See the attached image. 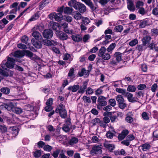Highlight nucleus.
<instances>
[{"instance_id": "obj_1", "label": "nucleus", "mask_w": 158, "mask_h": 158, "mask_svg": "<svg viewBox=\"0 0 158 158\" xmlns=\"http://www.w3.org/2000/svg\"><path fill=\"white\" fill-rule=\"evenodd\" d=\"M68 5L73 7L76 10H78L81 13H84L86 11V7L84 4L75 0L70 1L68 3Z\"/></svg>"}, {"instance_id": "obj_2", "label": "nucleus", "mask_w": 158, "mask_h": 158, "mask_svg": "<svg viewBox=\"0 0 158 158\" xmlns=\"http://www.w3.org/2000/svg\"><path fill=\"white\" fill-rule=\"evenodd\" d=\"M1 68H0V75L5 77L12 76L14 73L12 71L6 68L4 64H1Z\"/></svg>"}, {"instance_id": "obj_3", "label": "nucleus", "mask_w": 158, "mask_h": 158, "mask_svg": "<svg viewBox=\"0 0 158 158\" xmlns=\"http://www.w3.org/2000/svg\"><path fill=\"white\" fill-rule=\"evenodd\" d=\"M106 52V48L105 47H101L98 51V56L104 60H108L110 58V56Z\"/></svg>"}, {"instance_id": "obj_4", "label": "nucleus", "mask_w": 158, "mask_h": 158, "mask_svg": "<svg viewBox=\"0 0 158 158\" xmlns=\"http://www.w3.org/2000/svg\"><path fill=\"white\" fill-rule=\"evenodd\" d=\"M106 100V98L102 96H99L97 100V108L98 109H101L102 106H104L106 105L107 103Z\"/></svg>"}, {"instance_id": "obj_5", "label": "nucleus", "mask_w": 158, "mask_h": 158, "mask_svg": "<svg viewBox=\"0 0 158 158\" xmlns=\"http://www.w3.org/2000/svg\"><path fill=\"white\" fill-rule=\"evenodd\" d=\"M56 112V113H59L60 116L62 118H65L67 115V112L64 108L63 104H60L57 107Z\"/></svg>"}, {"instance_id": "obj_6", "label": "nucleus", "mask_w": 158, "mask_h": 158, "mask_svg": "<svg viewBox=\"0 0 158 158\" xmlns=\"http://www.w3.org/2000/svg\"><path fill=\"white\" fill-rule=\"evenodd\" d=\"M49 18L51 20H53L54 19L57 21H60L63 18L62 15L60 13L56 14L55 13H52L48 15Z\"/></svg>"}, {"instance_id": "obj_7", "label": "nucleus", "mask_w": 158, "mask_h": 158, "mask_svg": "<svg viewBox=\"0 0 158 158\" xmlns=\"http://www.w3.org/2000/svg\"><path fill=\"white\" fill-rule=\"evenodd\" d=\"M15 61V60L13 58L9 57L7 61L4 64L5 65V67L6 66L7 68L12 69L14 68Z\"/></svg>"}, {"instance_id": "obj_8", "label": "nucleus", "mask_w": 158, "mask_h": 158, "mask_svg": "<svg viewBox=\"0 0 158 158\" xmlns=\"http://www.w3.org/2000/svg\"><path fill=\"white\" fill-rule=\"evenodd\" d=\"M124 97H126L128 100L130 102L134 103L137 102L138 100L137 98L134 97L132 94L128 92H127Z\"/></svg>"}, {"instance_id": "obj_9", "label": "nucleus", "mask_w": 158, "mask_h": 158, "mask_svg": "<svg viewBox=\"0 0 158 158\" xmlns=\"http://www.w3.org/2000/svg\"><path fill=\"white\" fill-rule=\"evenodd\" d=\"M44 38L50 39L52 37L53 35L52 31L49 29H47L44 31L43 33Z\"/></svg>"}, {"instance_id": "obj_10", "label": "nucleus", "mask_w": 158, "mask_h": 158, "mask_svg": "<svg viewBox=\"0 0 158 158\" xmlns=\"http://www.w3.org/2000/svg\"><path fill=\"white\" fill-rule=\"evenodd\" d=\"M42 43L44 45L48 46L52 45H56L58 44V43L54 40H48L45 39L43 40L42 41Z\"/></svg>"}, {"instance_id": "obj_11", "label": "nucleus", "mask_w": 158, "mask_h": 158, "mask_svg": "<svg viewBox=\"0 0 158 158\" xmlns=\"http://www.w3.org/2000/svg\"><path fill=\"white\" fill-rule=\"evenodd\" d=\"M56 34L57 36L61 40H65L68 38L67 35L62 31H57Z\"/></svg>"}, {"instance_id": "obj_12", "label": "nucleus", "mask_w": 158, "mask_h": 158, "mask_svg": "<svg viewBox=\"0 0 158 158\" xmlns=\"http://www.w3.org/2000/svg\"><path fill=\"white\" fill-rule=\"evenodd\" d=\"M0 107L2 109H5L8 111H13V108L14 107V105L11 103H9L6 104L2 105Z\"/></svg>"}, {"instance_id": "obj_13", "label": "nucleus", "mask_w": 158, "mask_h": 158, "mask_svg": "<svg viewBox=\"0 0 158 158\" xmlns=\"http://www.w3.org/2000/svg\"><path fill=\"white\" fill-rule=\"evenodd\" d=\"M103 145L104 147L110 151L113 150L115 148V146L114 144H110L107 141H105Z\"/></svg>"}, {"instance_id": "obj_14", "label": "nucleus", "mask_w": 158, "mask_h": 158, "mask_svg": "<svg viewBox=\"0 0 158 158\" xmlns=\"http://www.w3.org/2000/svg\"><path fill=\"white\" fill-rule=\"evenodd\" d=\"M101 145H96L94 146L92 150V152L95 154L101 153L102 152Z\"/></svg>"}, {"instance_id": "obj_15", "label": "nucleus", "mask_w": 158, "mask_h": 158, "mask_svg": "<svg viewBox=\"0 0 158 158\" xmlns=\"http://www.w3.org/2000/svg\"><path fill=\"white\" fill-rule=\"evenodd\" d=\"M104 115L110 116L109 117L111 122H114L117 119V117L116 115H114L112 114L111 112H106L104 113Z\"/></svg>"}, {"instance_id": "obj_16", "label": "nucleus", "mask_w": 158, "mask_h": 158, "mask_svg": "<svg viewBox=\"0 0 158 158\" xmlns=\"http://www.w3.org/2000/svg\"><path fill=\"white\" fill-rule=\"evenodd\" d=\"M127 5V8L130 11H133L135 10V8L132 1L130 0L128 1Z\"/></svg>"}, {"instance_id": "obj_17", "label": "nucleus", "mask_w": 158, "mask_h": 158, "mask_svg": "<svg viewBox=\"0 0 158 158\" xmlns=\"http://www.w3.org/2000/svg\"><path fill=\"white\" fill-rule=\"evenodd\" d=\"M129 131L127 130H123L121 133L118 136V139L120 140H122L128 134Z\"/></svg>"}, {"instance_id": "obj_18", "label": "nucleus", "mask_w": 158, "mask_h": 158, "mask_svg": "<svg viewBox=\"0 0 158 158\" xmlns=\"http://www.w3.org/2000/svg\"><path fill=\"white\" fill-rule=\"evenodd\" d=\"M88 81H85L83 83V85L80 87V89L78 91V93L80 94H83L85 91V90L87 88Z\"/></svg>"}, {"instance_id": "obj_19", "label": "nucleus", "mask_w": 158, "mask_h": 158, "mask_svg": "<svg viewBox=\"0 0 158 158\" xmlns=\"http://www.w3.org/2000/svg\"><path fill=\"white\" fill-rule=\"evenodd\" d=\"M149 25V24H148L147 20L145 19H144L140 21L139 27L140 28H143L146 26H148Z\"/></svg>"}, {"instance_id": "obj_20", "label": "nucleus", "mask_w": 158, "mask_h": 158, "mask_svg": "<svg viewBox=\"0 0 158 158\" xmlns=\"http://www.w3.org/2000/svg\"><path fill=\"white\" fill-rule=\"evenodd\" d=\"M80 88V86L78 85L70 86L68 88V89L71 90L72 92H76Z\"/></svg>"}, {"instance_id": "obj_21", "label": "nucleus", "mask_w": 158, "mask_h": 158, "mask_svg": "<svg viewBox=\"0 0 158 158\" xmlns=\"http://www.w3.org/2000/svg\"><path fill=\"white\" fill-rule=\"evenodd\" d=\"M73 17L76 20H79L81 19H82L83 17L82 16L81 13L78 11H76L73 14Z\"/></svg>"}, {"instance_id": "obj_22", "label": "nucleus", "mask_w": 158, "mask_h": 158, "mask_svg": "<svg viewBox=\"0 0 158 158\" xmlns=\"http://www.w3.org/2000/svg\"><path fill=\"white\" fill-rule=\"evenodd\" d=\"M24 55L23 51H17L15 52L14 56L15 57L21 58Z\"/></svg>"}, {"instance_id": "obj_23", "label": "nucleus", "mask_w": 158, "mask_h": 158, "mask_svg": "<svg viewBox=\"0 0 158 158\" xmlns=\"http://www.w3.org/2000/svg\"><path fill=\"white\" fill-rule=\"evenodd\" d=\"M140 147L142 149L143 151H146L150 149L151 145L149 143H145L140 146L139 148Z\"/></svg>"}, {"instance_id": "obj_24", "label": "nucleus", "mask_w": 158, "mask_h": 158, "mask_svg": "<svg viewBox=\"0 0 158 158\" xmlns=\"http://www.w3.org/2000/svg\"><path fill=\"white\" fill-rule=\"evenodd\" d=\"M114 58L119 62L122 60V54L119 52H116L114 55Z\"/></svg>"}, {"instance_id": "obj_25", "label": "nucleus", "mask_w": 158, "mask_h": 158, "mask_svg": "<svg viewBox=\"0 0 158 158\" xmlns=\"http://www.w3.org/2000/svg\"><path fill=\"white\" fill-rule=\"evenodd\" d=\"M151 39V37L150 36H146L142 39V41L144 45H146L150 41Z\"/></svg>"}, {"instance_id": "obj_26", "label": "nucleus", "mask_w": 158, "mask_h": 158, "mask_svg": "<svg viewBox=\"0 0 158 158\" xmlns=\"http://www.w3.org/2000/svg\"><path fill=\"white\" fill-rule=\"evenodd\" d=\"M89 70H86L84 68H83L82 69L81 71L78 73V74L79 76L82 77L84 75H89Z\"/></svg>"}, {"instance_id": "obj_27", "label": "nucleus", "mask_w": 158, "mask_h": 158, "mask_svg": "<svg viewBox=\"0 0 158 158\" xmlns=\"http://www.w3.org/2000/svg\"><path fill=\"white\" fill-rule=\"evenodd\" d=\"M40 17L39 13L38 12H36L35 14L32 15L31 18L29 19L28 21V23L29 22H31L36 20Z\"/></svg>"}, {"instance_id": "obj_28", "label": "nucleus", "mask_w": 158, "mask_h": 158, "mask_svg": "<svg viewBox=\"0 0 158 158\" xmlns=\"http://www.w3.org/2000/svg\"><path fill=\"white\" fill-rule=\"evenodd\" d=\"M32 35L36 40H39L42 38L40 34L37 31H34L32 33Z\"/></svg>"}, {"instance_id": "obj_29", "label": "nucleus", "mask_w": 158, "mask_h": 158, "mask_svg": "<svg viewBox=\"0 0 158 158\" xmlns=\"http://www.w3.org/2000/svg\"><path fill=\"white\" fill-rule=\"evenodd\" d=\"M72 38L74 41L77 42H78L82 40V38L79 35H73Z\"/></svg>"}, {"instance_id": "obj_30", "label": "nucleus", "mask_w": 158, "mask_h": 158, "mask_svg": "<svg viewBox=\"0 0 158 158\" xmlns=\"http://www.w3.org/2000/svg\"><path fill=\"white\" fill-rule=\"evenodd\" d=\"M34 39H32L31 40V41L33 42V44L37 48H40L42 47V45L41 44L40 42V41H34Z\"/></svg>"}, {"instance_id": "obj_31", "label": "nucleus", "mask_w": 158, "mask_h": 158, "mask_svg": "<svg viewBox=\"0 0 158 158\" xmlns=\"http://www.w3.org/2000/svg\"><path fill=\"white\" fill-rule=\"evenodd\" d=\"M145 46L146 45L143 43L142 44L137 45L136 48L139 52H141L146 49Z\"/></svg>"}, {"instance_id": "obj_32", "label": "nucleus", "mask_w": 158, "mask_h": 158, "mask_svg": "<svg viewBox=\"0 0 158 158\" xmlns=\"http://www.w3.org/2000/svg\"><path fill=\"white\" fill-rule=\"evenodd\" d=\"M0 91L5 94H8L10 92V89L7 87H2L0 89Z\"/></svg>"}, {"instance_id": "obj_33", "label": "nucleus", "mask_w": 158, "mask_h": 158, "mask_svg": "<svg viewBox=\"0 0 158 158\" xmlns=\"http://www.w3.org/2000/svg\"><path fill=\"white\" fill-rule=\"evenodd\" d=\"M78 139L75 137H72L69 141V143L71 145H73L77 143L78 142Z\"/></svg>"}, {"instance_id": "obj_34", "label": "nucleus", "mask_w": 158, "mask_h": 158, "mask_svg": "<svg viewBox=\"0 0 158 158\" xmlns=\"http://www.w3.org/2000/svg\"><path fill=\"white\" fill-rule=\"evenodd\" d=\"M136 88L134 85H130L127 87V90L128 92H134L135 91Z\"/></svg>"}, {"instance_id": "obj_35", "label": "nucleus", "mask_w": 158, "mask_h": 158, "mask_svg": "<svg viewBox=\"0 0 158 158\" xmlns=\"http://www.w3.org/2000/svg\"><path fill=\"white\" fill-rule=\"evenodd\" d=\"M87 1L88 6L90 7L91 9L93 10H95L96 8L94 6L91 1V0H87Z\"/></svg>"}, {"instance_id": "obj_36", "label": "nucleus", "mask_w": 158, "mask_h": 158, "mask_svg": "<svg viewBox=\"0 0 158 158\" xmlns=\"http://www.w3.org/2000/svg\"><path fill=\"white\" fill-rule=\"evenodd\" d=\"M115 90L117 92L121 94L124 96H125L127 92L125 89L122 88H117Z\"/></svg>"}, {"instance_id": "obj_37", "label": "nucleus", "mask_w": 158, "mask_h": 158, "mask_svg": "<svg viewBox=\"0 0 158 158\" xmlns=\"http://www.w3.org/2000/svg\"><path fill=\"white\" fill-rule=\"evenodd\" d=\"M116 100L118 103L125 102V100L123 96L121 95H118L116 96Z\"/></svg>"}, {"instance_id": "obj_38", "label": "nucleus", "mask_w": 158, "mask_h": 158, "mask_svg": "<svg viewBox=\"0 0 158 158\" xmlns=\"http://www.w3.org/2000/svg\"><path fill=\"white\" fill-rule=\"evenodd\" d=\"M60 26L62 27L64 29V31L65 32L67 33H70L68 29H66L68 27V24L67 23H61L60 24Z\"/></svg>"}, {"instance_id": "obj_39", "label": "nucleus", "mask_w": 158, "mask_h": 158, "mask_svg": "<svg viewBox=\"0 0 158 158\" xmlns=\"http://www.w3.org/2000/svg\"><path fill=\"white\" fill-rule=\"evenodd\" d=\"M73 10L72 8H70L69 7H66L64 8V12L65 14H71Z\"/></svg>"}, {"instance_id": "obj_40", "label": "nucleus", "mask_w": 158, "mask_h": 158, "mask_svg": "<svg viewBox=\"0 0 158 158\" xmlns=\"http://www.w3.org/2000/svg\"><path fill=\"white\" fill-rule=\"evenodd\" d=\"M12 111L17 114H19L22 113V110L21 108L14 106Z\"/></svg>"}, {"instance_id": "obj_41", "label": "nucleus", "mask_w": 158, "mask_h": 158, "mask_svg": "<svg viewBox=\"0 0 158 158\" xmlns=\"http://www.w3.org/2000/svg\"><path fill=\"white\" fill-rule=\"evenodd\" d=\"M115 46V44L112 43L108 47L106 50L108 52H110L114 49Z\"/></svg>"}, {"instance_id": "obj_42", "label": "nucleus", "mask_w": 158, "mask_h": 158, "mask_svg": "<svg viewBox=\"0 0 158 158\" xmlns=\"http://www.w3.org/2000/svg\"><path fill=\"white\" fill-rule=\"evenodd\" d=\"M138 43V40L136 39H135L130 42L129 43V45L131 47H133L137 44Z\"/></svg>"}, {"instance_id": "obj_43", "label": "nucleus", "mask_w": 158, "mask_h": 158, "mask_svg": "<svg viewBox=\"0 0 158 158\" xmlns=\"http://www.w3.org/2000/svg\"><path fill=\"white\" fill-rule=\"evenodd\" d=\"M34 156L36 158H38L41 155V152L40 150H38L33 152Z\"/></svg>"}, {"instance_id": "obj_44", "label": "nucleus", "mask_w": 158, "mask_h": 158, "mask_svg": "<svg viewBox=\"0 0 158 158\" xmlns=\"http://www.w3.org/2000/svg\"><path fill=\"white\" fill-rule=\"evenodd\" d=\"M7 128L4 125H0V132L4 133L7 131Z\"/></svg>"}, {"instance_id": "obj_45", "label": "nucleus", "mask_w": 158, "mask_h": 158, "mask_svg": "<svg viewBox=\"0 0 158 158\" xmlns=\"http://www.w3.org/2000/svg\"><path fill=\"white\" fill-rule=\"evenodd\" d=\"M49 25L54 30H56L58 26V24L53 22H50Z\"/></svg>"}, {"instance_id": "obj_46", "label": "nucleus", "mask_w": 158, "mask_h": 158, "mask_svg": "<svg viewBox=\"0 0 158 158\" xmlns=\"http://www.w3.org/2000/svg\"><path fill=\"white\" fill-rule=\"evenodd\" d=\"M123 27L122 26L119 25L115 26L114 29L117 32H120L123 30Z\"/></svg>"}, {"instance_id": "obj_47", "label": "nucleus", "mask_w": 158, "mask_h": 158, "mask_svg": "<svg viewBox=\"0 0 158 158\" xmlns=\"http://www.w3.org/2000/svg\"><path fill=\"white\" fill-rule=\"evenodd\" d=\"M82 99L84 102L86 103H90L91 102L90 98L86 96H83Z\"/></svg>"}, {"instance_id": "obj_48", "label": "nucleus", "mask_w": 158, "mask_h": 158, "mask_svg": "<svg viewBox=\"0 0 158 158\" xmlns=\"http://www.w3.org/2000/svg\"><path fill=\"white\" fill-rule=\"evenodd\" d=\"M63 19L68 22H70L72 21L73 18L71 16H70L64 15L63 17Z\"/></svg>"}, {"instance_id": "obj_49", "label": "nucleus", "mask_w": 158, "mask_h": 158, "mask_svg": "<svg viewBox=\"0 0 158 158\" xmlns=\"http://www.w3.org/2000/svg\"><path fill=\"white\" fill-rule=\"evenodd\" d=\"M143 3L142 2L139 1L137 3L136 5V8L137 9L143 7Z\"/></svg>"}, {"instance_id": "obj_50", "label": "nucleus", "mask_w": 158, "mask_h": 158, "mask_svg": "<svg viewBox=\"0 0 158 158\" xmlns=\"http://www.w3.org/2000/svg\"><path fill=\"white\" fill-rule=\"evenodd\" d=\"M82 20L85 25H87L90 22L89 19L87 17H83Z\"/></svg>"}, {"instance_id": "obj_51", "label": "nucleus", "mask_w": 158, "mask_h": 158, "mask_svg": "<svg viewBox=\"0 0 158 158\" xmlns=\"http://www.w3.org/2000/svg\"><path fill=\"white\" fill-rule=\"evenodd\" d=\"M23 52L24 55H25L28 57H31L33 56V53L29 51L25 50L23 51Z\"/></svg>"}, {"instance_id": "obj_52", "label": "nucleus", "mask_w": 158, "mask_h": 158, "mask_svg": "<svg viewBox=\"0 0 158 158\" xmlns=\"http://www.w3.org/2000/svg\"><path fill=\"white\" fill-rule=\"evenodd\" d=\"M142 116L144 120H147L149 119V118L148 114L145 112H143L142 113Z\"/></svg>"}, {"instance_id": "obj_53", "label": "nucleus", "mask_w": 158, "mask_h": 158, "mask_svg": "<svg viewBox=\"0 0 158 158\" xmlns=\"http://www.w3.org/2000/svg\"><path fill=\"white\" fill-rule=\"evenodd\" d=\"M69 125H70L65 124L62 127V129L65 132H69L70 131V128L69 127Z\"/></svg>"}, {"instance_id": "obj_54", "label": "nucleus", "mask_w": 158, "mask_h": 158, "mask_svg": "<svg viewBox=\"0 0 158 158\" xmlns=\"http://www.w3.org/2000/svg\"><path fill=\"white\" fill-rule=\"evenodd\" d=\"M109 103L110 106H114L116 104V102L114 99H110L109 100Z\"/></svg>"}, {"instance_id": "obj_55", "label": "nucleus", "mask_w": 158, "mask_h": 158, "mask_svg": "<svg viewBox=\"0 0 158 158\" xmlns=\"http://www.w3.org/2000/svg\"><path fill=\"white\" fill-rule=\"evenodd\" d=\"M137 10H138V13L142 15H144L146 14L145 10L143 7Z\"/></svg>"}, {"instance_id": "obj_56", "label": "nucleus", "mask_w": 158, "mask_h": 158, "mask_svg": "<svg viewBox=\"0 0 158 158\" xmlns=\"http://www.w3.org/2000/svg\"><path fill=\"white\" fill-rule=\"evenodd\" d=\"M28 40V38L25 35L23 36L21 39L22 42L26 44H27Z\"/></svg>"}, {"instance_id": "obj_57", "label": "nucleus", "mask_w": 158, "mask_h": 158, "mask_svg": "<svg viewBox=\"0 0 158 158\" xmlns=\"http://www.w3.org/2000/svg\"><path fill=\"white\" fill-rule=\"evenodd\" d=\"M158 88V86L156 83L154 84L151 87V90L153 92H155Z\"/></svg>"}, {"instance_id": "obj_58", "label": "nucleus", "mask_w": 158, "mask_h": 158, "mask_svg": "<svg viewBox=\"0 0 158 158\" xmlns=\"http://www.w3.org/2000/svg\"><path fill=\"white\" fill-rule=\"evenodd\" d=\"M100 122V120L99 118H96L92 120V123L93 125H95L99 124Z\"/></svg>"}, {"instance_id": "obj_59", "label": "nucleus", "mask_w": 158, "mask_h": 158, "mask_svg": "<svg viewBox=\"0 0 158 158\" xmlns=\"http://www.w3.org/2000/svg\"><path fill=\"white\" fill-rule=\"evenodd\" d=\"M135 139V137L132 135H130L126 138L127 139L129 142Z\"/></svg>"}, {"instance_id": "obj_60", "label": "nucleus", "mask_w": 158, "mask_h": 158, "mask_svg": "<svg viewBox=\"0 0 158 158\" xmlns=\"http://www.w3.org/2000/svg\"><path fill=\"white\" fill-rule=\"evenodd\" d=\"M91 140L93 143H97L99 142V139L98 137L96 136H93L91 139Z\"/></svg>"}, {"instance_id": "obj_61", "label": "nucleus", "mask_w": 158, "mask_h": 158, "mask_svg": "<svg viewBox=\"0 0 158 158\" xmlns=\"http://www.w3.org/2000/svg\"><path fill=\"white\" fill-rule=\"evenodd\" d=\"M86 94H92L93 92L94 91L92 88L90 87H88L86 91Z\"/></svg>"}, {"instance_id": "obj_62", "label": "nucleus", "mask_w": 158, "mask_h": 158, "mask_svg": "<svg viewBox=\"0 0 158 158\" xmlns=\"http://www.w3.org/2000/svg\"><path fill=\"white\" fill-rule=\"evenodd\" d=\"M52 147L49 145H45L44 147V149L46 151L49 152L52 150Z\"/></svg>"}, {"instance_id": "obj_63", "label": "nucleus", "mask_w": 158, "mask_h": 158, "mask_svg": "<svg viewBox=\"0 0 158 158\" xmlns=\"http://www.w3.org/2000/svg\"><path fill=\"white\" fill-rule=\"evenodd\" d=\"M90 37V35L89 34L85 35L83 38V41L84 43L87 42L88 40Z\"/></svg>"}, {"instance_id": "obj_64", "label": "nucleus", "mask_w": 158, "mask_h": 158, "mask_svg": "<svg viewBox=\"0 0 158 158\" xmlns=\"http://www.w3.org/2000/svg\"><path fill=\"white\" fill-rule=\"evenodd\" d=\"M119 107L121 109H124L126 106L127 105L125 102H120L118 103Z\"/></svg>"}]
</instances>
